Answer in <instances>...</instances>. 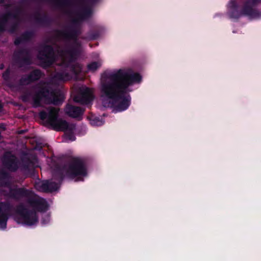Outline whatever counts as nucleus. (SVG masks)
Returning a JSON list of instances; mask_svg holds the SVG:
<instances>
[{"label":"nucleus","mask_w":261,"mask_h":261,"mask_svg":"<svg viewBox=\"0 0 261 261\" xmlns=\"http://www.w3.org/2000/svg\"><path fill=\"white\" fill-rule=\"evenodd\" d=\"M109 80L101 85L102 96L109 100L111 107L116 112L126 110L131 104L132 98L129 88L135 83H139L142 76L139 73L123 69L109 74Z\"/></svg>","instance_id":"f257e3e1"},{"label":"nucleus","mask_w":261,"mask_h":261,"mask_svg":"<svg viewBox=\"0 0 261 261\" xmlns=\"http://www.w3.org/2000/svg\"><path fill=\"white\" fill-rule=\"evenodd\" d=\"M4 195L15 201L25 199V202L33 210H29L23 203L16 206L15 212L20 217L19 220L28 226L36 224L38 217L36 211L44 212L48 210V205L45 199L36 194L33 191L24 187L10 188L9 192L4 191Z\"/></svg>","instance_id":"f03ea898"},{"label":"nucleus","mask_w":261,"mask_h":261,"mask_svg":"<svg viewBox=\"0 0 261 261\" xmlns=\"http://www.w3.org/2000/svg\"><path fill=\"white\" fill-rule=\"evenodd\" d=\"M55 37L58 39H64L65 40H73V45L59 51L60 55L65 58L66 55L69 56L68 62L72 63L74 62L80 54L79 49L81 43L78 41V37L81 32L79 29L71 27H66L65 30H55Z\"/></svg>","instance_id":"7ed1b4c3"},{"label":"nucleus","mask_w":261,"mask_h":261,"mask_svg":"<svg viewBox=\"0 0 261 261\" xmlns=\"http://www.w3.org/2000/svg\"><path fill=\"white\" fill-rule=\"evenodd\" d=\"M87 174V168L83 160L74 158L68 167H57L54 171L53 177L61 184L65 176L73 179L76 177L85 176Z\"/></svg>","instance_id":"20e7f679"},{"label":"nucleus","mask_w":261,"mask_h":261,"mask_svg":"<svg viewBox=\"0 0 261 261\" xmlns=\"http://www.w3.org/2000/svg\"><path fill=\"white\" fill-rule=\"evenodd\" d=\"M59 109L49 107L47 111H41L39 113L41 120H46V122L56 131H65L70 127L66 120L59 118Z\"/></svg>","instance_id":"39448f33"},{"label":"nucleus","mask_w":261,"mask_h":261,"mask_svg":"<svg viewBox=\"0 0 261 261\" xmlns=\"http://www.w3.org/2000/svg\"><path fill=\"white\" fill-rule=\"evenodd\" d=\"M37 58L40 65L44 69L50 67L55 62V54L53 47L45 45L38 53Z\"/></svg>","instance_id":"423d86ee"},{"label":"nucleus","mask_w":261,"mask_h":261,"mask_svg":"<svg viewBox=\"0 0 261 261\" xmlns=\"http://www.w3.org/2000/svg\"><path fill=\"white\" fill-rule=\"evenodd\" d=\"M13 59L19 67L30 65L32 63V56L30 50L27 48H21L14 51Z\"/></svg>","instance_id":"0eeeda50"},{"label":"nucleus","mask_w":261,"mask_h":261,"mask_svg":"<svg viewBox=\"0 0 261 261\" xmlns=\"http://www.w3.org/2000/svg\"><path fill=\"white\" fill-rule=\"evenodd\" d=\"M94 98L93 91L89 87L80 89L79 93L74 97V101L82 105L91 103Z\"/></svg>","instance_id":"6e6552de"},{"label":"nucleus","mask_w":261,"mask_h":261,"mask_svg":"<svg viewBox=\"0 0 261 261\" xmlns=\"http://www.w3.org/2000/svg\"><path fill=\"white\" fill-rule=\"evenodd\" d=\"M261 3V0H247L242 9V13L251 18H257L260 15L259 12L253 7Z\"/></svg>","instance_id":"1a4fd4ad"},{"label":"nucleus","mask_w":261,"mask_h":261,"mask_svg":"<svg viewBox=\"0 0 261 261\" xmlns=\"http://www.w3.org/2000/svg\"><path fill=\"white\" fill-rule=\"evenodd\" d=\"M34 187L39 192L49 193L57 191L59 187L55 181L43 180L35 182Z\"/></svg>","instance_id":"9d476101"},{"label":"nucleus","mask_w":261,"mask_h":261,"mask_svg":"<svg viewBox=\"0 0 261 261\" xmlns=\"http://www.w3.org/2000/svg\"><path fill=\"white\" fill-rule=\"evenodd\" d=\"M12 206L9 202H0V228L5 229Z\"/></svg>","instance_id":"9b49d317"},{"label":"nucleus","mask_w":261,"mask_h":261,"mask_svg":"<svg viewBox=\"0 0 261 261\" xmlns=\"http://www.w3.org/2000/svg\"><path fill=\"white\" fill-rule=\"evenodd\" d=\"M49 93V88L47 87H41L36 91L33 97V107L34 108L41 107L42 99L44 98L47 100Z\"/></svg>","instance_id":"f8f14e48"},{"label":"nucleus","mask_w":261,"mask_h":261,"mask_svg":"<svg viewBox=\"0 0 261 261\" xmlns=\"http://www.w3.org/2000/svg\"><path fill=\"white\" fill-rule=\"evenodd\" d=\"M3 164L11 172H16L19 168L18 160L15 155L12 154L5 155L3 160Z\"/></svg>","instance_id":"ddd939ff"},{"label":"nucleus","mask_w":261,"mask_h":261,"mask_svg":"<svg viewBox=\"0 0 261 261\" xmlns=\"http://www.w3.org/2000/svg\"><path fill=\"white\" fill-rule=\"evenodd\" d=\"M85 111V108L73 106L69 103L67 104L64 109L65 114L68 116L73 118H77L82 117Z\"/></svg>","instance_id":"4468645a"},{"label":"nucleus","mask_w":261,"mask_h":261,"mask_svg":"<svg viewBox=\"0 0 261 261\" xmlns=\"http://www.w3.org/2000/svg\"><path fill=\"white\" fill-rule=\"evenodd\" d=\"M92 10L89 7H84L81 12L76 13L77 18L72 20L73 25L71 27L76 28V25L79 23L80 21H82L90 18L92 15ZM77 29H78L77 28Z\"/></svg>","instance_id":"2eb2a0df"},{"label":"nucleus","mask_w":261,"mask_h":261,"mask_svg":"<svg viewBox=\"0 0 261 261\" xmlns=\"http://www.w3.org/2000/svg\"><path fill=\"white\" fill-rule=\"evenodd\" d=\"M49 94L47 101L49 103L55 106L61 105L64 100V96L61 93L56 92L55 91L49 88Z\"/></svg>","instance_id":"dca6fc26"},{"label":"nucleus","mask_w":261,"mask_h":261,"mask_svg":"<svg viewBox=\"0 0 261 261\" xmlns=\"http://www.w3.org/2000/svg\"><path fill=\"white\" fill-rule=\"evenodd\" d=\"M21 12L20 8H17L14 12L8 11L0 16V24L6 27L8 20L11 18L17 19L18 16Z\"/></svg>","instance_id":"f3484780"},{"label":"nucleus","mask_w":261,"mask_h":261,"mask_svg":"<svg viewBox=\"0 0 261 261\" xmlns=\"http://www.w3.org/2000/svg\"><path fill=\"white\" fill-rule=\"evenodd\" d=\"M35 22L43 27H48L51 25L53 22L51 18L47 14H44L41 16V14L39 12H37L34 16Z\"/></svg>","instance_id":"a211bd4d"},{"label":"nucleus","mask_w":261,"mask_h":261,"mask_svg":"<svg viewBox=\"0 0 261 261\" xmlns=\"http://www.w3.org/2000/svg\"><path fill=\"white\" fill-rule=\"evenodd\" d=\"M34 36V33L32 31H26L22 33L19 37H16L14 41V44L18 46L21 43L29 42Z\"/></svg>","instance_id":"6ab92c4d"},{"label":"nucleus","mask_w":261,"mask_h":261,"mask_svg":"<svg viewBox=\"0 0 261 261\" xmlns=\"http://www.w3.org/2000/svg\"><path fill=\"white\" fill-rule=\"evenodd\" d=\"M9 177V174L8 172L2 170L0 171V187H10L9 188H12L10 187V182L8 181ZM10 189H9V190ZM4 191H8L4 190L3 191V194L5 193Z\"/></svg>","instance_id":"aec40b11"},{"label":"nucleus","mask_w":261,"mask_h":261,"mask_svg":"<svg viewBox=\"0 0 261 261\" xmlns=\"http://www.w3.org/2000/svg\"><path fill=\"white\" fill-rule=\"evenodd\" d=\"M21 168L22 170L29 171L31 168H34L35 167L34 160L29 157H23L21 159Z\"/></svg>","instance_id":"412c9836"},{"label":"nucleus","mask_w":261,"mask_h":261,"mask_svg":"<svg viewBox=\"0 0 261 261\" xmlns=\"http://www.w3.org/2000/svg\"><path fill=\"white\" fill-rule=\"evenodd\" d=\"M29 77L32 83H34L36 81H38L43 74L41 70L39 69H36L31 71L29 74Z\"/></svg>","instance_id":"4be33fe9"},{"label":"nucleus","mask_w":261,"mask_h":261,"mask_svg":"<svg viewBox=\"0 0 261 261\" xmlns=\"http://www.w3.org/2000/svg\"><path fill=\"white\" fill-rule=\"evenodd\" d=\"M75 129V126L74 124H71L70 127L65 130V135L67 138L70 140V141H75L76 138L74 134V130Z\"/></svg>","instance_id":"5701e85b"},{"label":"nucleus","mask_w":261,"mask_h":261,"mask_svg":"<svg viewBox=\"0 0 261 261\" xmlns=\"http://www.w3.org/2000/svg\"><path fill=\"white\" fill-rule=\"evenodd\" d=\"M29 74H24L18 81V84L20 86H27L32 84V82L30 80Z\"/></svg>","instance_id":"b1692460"},{"label":"nucleus","mask_w":261,"mask_h":261,"mask_svg":"<svg viewBox=\"0 0 261 261\" xmlns=\"http://www.w3.org/2000/svg\"><path fill=\"white\" fill-rule=\"evenodd\" d=\"M56 78L60 81H67L69 79V75L64 72H58L56 75Z\"/></svg>","instance_id":"393cba45"},{"label":"nucleus","mask_w":261,"mask_h":261,"mask_svg":"<svg viewBox=\"0 0 261 261\" xmlns=\"http://www.w3.org/2000/svg\"><path fill=\"white\" fill-rule=\"evenodd\" d=\"M18 28V23L17 22H13L10 27L9 29L7 30V32L10 34L15 33Z\"/></svg>","instance_id":"a878e982"},{"label":"nucleus","mask_w":261,"mask_h":261,"mask_svg":"<svg viewBox=\"0 0 261 261\" xmlns=\"http://www.w3.org/2000/svg\"><path fill=\"white\" fill-rule=\"evenodd\" d=\"M99 67L98 63L97 62H93L89 64L87 66L88 69L89 71H94Z\"/></svg>","instance_id":"bb28decb"},{"label":"nucleus","mask_w":261,"mask_h":261,"mask_svg":"<svg viewBox=\"0 0 261 261\" xmlns=\"http://www.w3.org/2000/svg\"><path fill=\"white\" fill-rule=\"evenodd\" d=\"M103 123L104 121H102V119L99 117H95L91 120V123L96 126H101Z\"/></svg>","instance_id":"cd10ccee"},{"label":"nucleus","mask_w":261,"mask_h":261,"mask_svg":"<svg viewBox=\"0 0 261 261\" xmlns=\"http://www.w3.org/2000/svg\"><path fill=\"white\" fill-rule=\"evenodd\" d=\"M241 15H244L242 13V11L239 12L238 10H233L230 12V16L231 18L238 19Z\"/></svg>","instance_id":"c85d7f7f"},{"label":"nucleus","mask_w":261,"mask_h":261,"mask_svg":"<svg viewBox=\"0 0 261 261\" xmlns=\"http://www.w3.org/2000/svg\"><path fill=\"white\" fill-rule=\"evenodd\" d=\"M2 77L4 80L6 82H9L10 81V71L9 69L6 70V71L3 73Z\"/></svg>","instance_id":"c756f323"},{"label":"nucleus","mask_w":261,"mask_h":261,"mask_svg":"<svg viewBox=\"0 0 261 261\" xmlns=\"http://www.w3.org/2000/svg\"><path fill=\"white\" fill-rule=\"evenodd\" d=\"M99 36V34L98 32L94 31L91 32L89 33V36L91 40H96L97 39Z\"/></svg>","instance_id":"7c9ffc66"},{"label":"nucleus","mask_w":261,"mask_h":261,"mask_svg":"<svg viewBox=\"0 0 261 261\" xmlns=\"http://www.w3.org/2000/svg\"><path fill=\"white\" fill-rule=\"evenodd\" d=\"M229 7L230 8H231L233 10H237L238 5L235 1L232 0V1H230L229 3Z\"/></svg>","instance_id":"2f4dec72"},{"label":"nucleus","mask_w":261,"mask_h":261,"mask_svg":"<svg viewBox=\"0 0 261 261\" xmlns=\"http://www.w3.org/2000/svg\"><path fill=\"white\" fill-rule=\"evenodd\" d=\"M30 94L26 93L21 96V99L23 102H28L30 100Z\"/></svg>","instance_id":"473e14b6"},{"label":"nucleus","mask_w":261,"mask_h":261,"mask_svg":"<svg viewBox=\"0 0 261 261\" xmlns=\"http://www.w3.org/2000/svg\"><path fill=\"white\" fill-rule=\"evenodd\" d=\"M50 220V217L49 215H46L44 216L41 220V223L43 224H46L49 223Z\"/></svg>","instance_id":"72a5a7b5"},{"label":"nucleus","mask_w":261,"mask_h":261,"mask_svg":"<svg viewBox=\"0 0 261 261\" xmlns=\"http://www.w3.org/2000/svg\"><path fill=\"white\" fill-rule=\"evenodd\" d=\"M6 31H7L6 27L0 24V36L3 33L5 32Z\"/></svg>","instance_id":"f704fd0d"},{"label":"nucleus","mask_w":261,"mask_h":261,"mask_svg":"<svg viewBox=\"0 0 261 261\" xmlns=\"http://www.w3.org/2000/svg\"><path fill=\"white\" fill-rule=\"evenodd\" d=\"M26 132H27V130L22 129V130H19L18 133H19V134L22 135V134H25Z\"/></svg>","instance_id":"c9c22d12"},{"label":"nucleus","mask_w":261,"mask_h":261,"mask_svg":"<svg viewBox=\"0 0 261 261\" xmlns=\"http://www.w3.org/2000/svg\"><path fill=\"white\" fill-rule=\"evenodd\" d=\"M0 128L3 129L4 130L5 129V126H4V125L3 124H0Z\"/></svg>","instance_id":"e433bc0d"},{"label":"nucleus","mask_w":261,"mask_h":261,"mask_svg":"<svg viewBox=\"0 0 261 261\" xmlns=\"http://www.w3.org/2000/svg\"><path fill=\"white\" fill-rule=\"evenodd\" d=\"M3 108V106L2 105V102L0 101V112L2 111Z\"/></svg>","instance_id":"4c0bfd02"},{"label":"nucleus","mask_w":261,"mask_h":261,"mask_svg":"<svg viewBox=\"0 0 261 261\" xmlns=\"http://www.w3.org/2000/svg\"><path fill=\"white\" fill-rule=\"evenodd\" d=\"M8 86L9 87H10V88H12V87H14V86H13V84H12V83H9V84H8Z\"/></svg>","instance_id":"58836bf2"},{"label":"nucleus","mask_w":261,"mask_h":261,"mask_svg":"<svg viewBox=\"0 0 261 261\" xmlns=\"http://www.w3.org/2000/svg\"><path fill=\"white\" fill-rule=\"evenodd\" d=\"M72 70H73L74 72H75V65H72Z\"/></svg>","instance_id":"ea45409f"},{"label":"nucleus","mask_w":261,"mask_h":261,"mask_svg":"<svg viewBox=\"0 0 261 261\" xmlns=\"http://www.w3.org/2000/svg\"><path fill=\"white\" fill-rule=\"evenodd\" d=\"M5 2V0H0V4L4 3Z\"/></svg>","instance_id":"a19ab883"}]
</instances>
